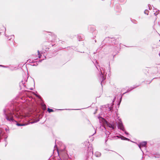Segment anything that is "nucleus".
<instances>
[{
	"label": "nucleus",
	"mask_w": 160,
	"mask_h": 160,
	"mask_svg": "<svg viewBox=\"0 0 160 160\" xmlns=\"http://www.w3.org/2000/svg\"><path fill=\"white\" fill-rule=\"evenodd\" d=\"M3 115L7 121L10 123L12 124L13 122H15L13 116H15L14 111H12L8 113L6 112V110L4 109L3 110Z\"/></svg>",
	"instance_id": "obj_1"
},
{
	"label": "nucleus",
	"mask_w": 160,
	"mask_h": 160,
	"mask_svg": "<svg viewBox=\"0 0 160 160\" xmlns=\"http://www.w3.org/2000/svg\"><path fill=\"white\" fill-rule=\"evenodd\" d=\"M93 155V151L92 148L91 147H89L87 150V154H86L87 160H89L90 159H92Z\"/></svg>",
	"instance_id": "obj_2"
},
{
	"label": "nucleus",
	"mask_w": 160,
	"mask_h": 160,
	"mask_svg": "<svg viewBox=\"0 0 160 160\" xmlns=\"http://www.w3.org/2000/svg\"><path fill=\"white\" fill-rule=\"evenodd\" d=\"M105 123L107 126L112 129H114L116 127L115 123L113 122H110L107 121H105Z\"/></svg>",
	"instance_id": "obj_3"
},
{
	"label": "nucleus",
	"mask_w": 160,
	"mask_h": 160,
	"mask_svg": "<svg viewBox=\"0 0 160 160\" xmlns=\"http://www.w3.org/2000/svg\"><path fill=\"white\" fill-rule=\"evenodd\" d=\"M118 128L123 131H125L124 126L121 119H119L118 122Z\"/></svg>",
	"instance_id": "obj_4"
},
{
	"label": "nucleus",
	"mask_w": 160,
	"mask_h": 160,
	"mask_svg": "<svg viewBox=\"0 0 160 160\" xmlns=\"http://www.w3.org/2000/svg\"><path fill=\"white\" fill-rule=\"evenodd\" d=\"M61 156L60 157L61 159L63 160H67L68 158V155L64 151L62 152L61 154Z\"/></svg>",
	"instance_id": "obj_5"
},
{
	"label": "nucleus",
	"mask_w": 160,
	"mask_h": 160,
	"mask_svg": "<svg viewBox=\"0 0 160 160\" xmlns=\"http://www.w3.org/2000/svg\"><path fill=\"white\" fill-rule=\"evenodd\" d=\"M100 69L101 72L100 76L102 78V81L101 82V84H102V81L105 79L103 76V74H105V69L104 68H100Z\"/></svg>",
	"instance_id": "obj_6"
},
{
	"label": "nucleus",
	"mask_w": 160,
	"mask_h": 160,
	"mask_svg": "<svg viewBox=\"0 0 160 160\" xmlns=\"http://www.w3.org/2000/svg\"><path fill=\"white\" fill-rule=\"evenodd\" d=\"M49 33H50V34H49V35L51 37V38L52 39L51 40H50L49 41L54 42V41L56 40V38L57 37L56 36L55 34L51 32H49Z\"/></svg>",
	"instance_id": "obj_7"
},
{
	"label": "nucleus",
	"mask_w": 160,
	"mask_h": 160,
	"mask_svg": "<svg viewBox=\"0 0 160 160\" xmlns=\"http://www.w3.org/2000/svg\"><path fill=\"white\" fill-rule=\"evenodd\" d=\"M147 143V142L144 141L140 143L139 144H138V146L139 148L142 151L141 147H144L146 146V144Z\"/></svg>",
	"instance_id": "obj_8"
},
{
	"label": "nucleus",
	"mask_w": 160,
	"mask_h": 160,
	"mask_svg": "<svg viewBox=\"0 0 160 160\" xmlns=\"http://www.w3.org/2000/svg\"><path fill=\"white\" fill-rule=\"evenodd\" d=\"M116 137H118V138H120L122 140H128V141H129L130 140V139L128 138H125L124 137V136L120 135L119 136H116L114 137V138H116Z\"/></svg>",
	"instance_id": "obj_9"
},
{
	"label": "nucleus",
	"mask_w": 160,
	"mask_h": 160,
	"mask_svg": "<svg viewBox=\"0 0 160 160\" xmlns=\"http://www.w3.org/2000/svg\"><path fill=\"white\" fill-rule=\"evenodd\" d=\"M12 124H15L18 126H25L26 124H24L19 123H18L17 121L15 120V122H13Z\"/></svg>",
	"instance_id": "obj_10"
},
{
	"label": "nucleus",
	"mask_w": 160,
	"mask_h": 160,
	"mask_svg": "<svg viewBox=\"0 0 160 160\" xmlns=\"http://www.w3.org/2000/svg\"><path fill=\"white\" fill-rule=\"evenodd\" d=\"M104 129H102L103 131L105 132V134L106 135V137H108V135L110 134V132L106 130V128L104 127Z\"/></svg>",
	"instance_id": "obj_11"
},
{
	"label": "nucleus",
	"mask_w": 160,
	"mask_h": 160,
	"mask_svg": "<svg viewBox=\"0 0 160 160\" xmlns=\"http://www.w3.org/2000/svg\"><path fill=\"white\" fill-rule=\"evenodd\" d=\"M138 86H139V85H138V86H134L133 87H131V89H130V88L128 89L127 90V91L126 92L124 93L123 94H125V93H127L128 92H130L132 90V89H133L136 88V87H138Z\"/></svg>",
	"instance_id": "obj_12"
},
{
	"label": "nucleus",
	"mask_w": 160,
	"mask_h": 160,
	"mask_svg": "<svg viewBox=\"0 0 160 160\" xmlns=\"http://www.w3.org/2000/svg\"><path fill=\"white\" fill-rule=\"evenodd\" d=\"M101 155V153L99 152H96L95 153V155L97 157H100Z\"/></svg>",
	"instance_id": "obj_13"
},
{
	"label": "nucleus",
	"mask_w": 160,
	"mask_h": 160,
	"mask_svg": "<svg viewBox=\"0 0 160 160\" xmlns=\"http://www.w3.org/2000/svg\"><path fill=\"white\" fill-rule=\"evenodd\" d=\"M14 39V35H10L9 36H8V39L9 40H11L12 39Z\"/></svg>",
	"instance_id": "obj_14"
},
{
	"label": "nucleus",
	"mask_w": 160,
	"mask_h": 160,
	"mask_svg": "<svg viewBox=\"0 0 160 160\" xmlns=\"http://www.w3.org/2000/svg\"><path fill=\"white\" fill-rule=\"evenodd\" d=\"M94 61L95 62H94V61H93V62L94 63V64L96 66V68H97V69H98V67L97 66V65L96 64H98L97 61L96 60H94Z\"/></svg>",
	"instance_id": "obj_15"
},
{
	"label": "nucleus",
	"mask_w": 160,
	"mask_h": 160,
	"mask_svg": "<svg viewBox=\"0 0 160 160\" xmlns=\"http://www.w3.org/2000/svg\"><path fill=\"white\" fill-rule=\"evenodd\" d=\"M97 32L96 30H94L93 32H92L93 35L95 37L96 34L97 33Z\"/></svg>",
	"instance_id": "obj_16"
},
{
	"label": "nucleus",
	"mask_w": 160,
	"mask_h": 160,
	"mask_svg": "<svg viewBox=\"0 0 160 160\" xmlns=\"http://www.w3.org/2000/svg\"><path fill=\"white\" fill-rule=\"evenodd\" d=\"M48 111L49 112H53V110L52 109H50L49 108H48Z\"/></svg>",
	"instance_id": "obj_17"
},
{
	"label": "nucleus",
	"mask_w": 160,
	"mask_h": 160,
	"mask_svg": "<svg viewBox=\"0 0 160 160\" xmlns=\"http://www.w3.org/2000/svg\"><path fill=\"white\" fill-rule=\"evenodd\" d=\"M148 12H149V11L148 10L146 9L144 11V13L145 14H147V15H148Z\"/></svg>",
	"instance_id": "obj_18"
},
{
	"label": "nucleus",
	"mask_w": 160,
	"mask_h": 160,
	"mask_svg": "<svg viewBox=\"0 0 160 160\" xmlns=\"http://www.w3.org/2000/svg\"><path fill=\"white\" fill-rule=\"evenodd\" d=\"M38 57L39 58H41V55L40 53L39 50H38Z\"/></svg>",
	"instance_id": "obj_19"
},
{
	"label": "nucleus",
	"mask_w": 160,
	"mask_h": 160,
	"mask_svg": "<svg viewBox=\"0 0 160 160\" xmlns=\"http://www.w3.org/2000/svg\"><path fill=\"white\" fill-rule=\"evenodd\" d=\"M0 67H2L4 68H9V67L8 66H4L3 65H0Z\"/></svg>",
	"instance_id": "obj_20"
},
{
	"label": "nucleus",
	"mask_w": 160,
	"mask_h": 160,
	"mask_svg": "<svg viewBox=\"0 0 160 160\" xmlns=\"http://www.w3.org/2000/svg\"><path fill=\"white\" fill-rule=\"evenodd\" d=\"M28 62L29 63H32L33 62V61H31V60L29 59L28 60Z\"/></svg>",
	"instance_id": "obj_21"
},
{
	"label": "nucleus",
	"mask_w": 160,
	"mask_h": 160,
	"mask_svg": "<svg viewBox=\"0 0 160 160\" xmlns=\"http://www.w3.org/2000/svg\"><path fill=\"white\" fill-rule=\"evenodd\" d=\"M5 130H6V131L7 132H9V130L8 128H5Z\"/></svg>",
	"instance_id": "obj_22"
},
{
	"label": "nucleus",
	"mask_w": 160,
	"mask_h": 160,
	"mask_svg": "<svg viewBox=\"0 0 160 160\" xmlns=\"http://www.w3.org/2000/svg\"><path fill=\"white\" fill-rule=\"evenodd\" d=\"M36 96L39 98H41V96H40L39 95H36Z\"/></svg>",
	"instance_id": "obj_23"
},
{
	"label": "nucleus",
	"mask_w": 160,
	"mask_h": 160,
	"mask_svg": "<svg viewBox=\"0 0 160 160\" xmlns=\"http://www.w3.org/2000/svg\"><path fill=\"white\" fill-rule=\"evenodd\" d=\"M125 133L127 134V135H128V133L126 131H125Z\"/></svg>",
	"instance_id": "obj_24"
},
{
	"label": "nucleus",
	"mask_w": 160,
	"mask_h": 160,
	"mask_svg": "<svg viewBox=\"0 0 160 160\" xmlns=\"http://www.w3.org/2000/svg\"><path fill=\"white\" fill-rule=\"evenodd\" d=\"M78 39H79V41H80V39H81V37H80V38H79V36H78Z\"/></svg>",
	"instance_id": "obj_25"
},
{
	"label": "nucleus",
	"mask_w": 160,
	"mask_h": 160,
	"mask_svg": "<svg viewBox=\"0 0 160 160\" xmlns=\"http://www.w3.org/2000/svg\"><path fill=\"white\" fill-rule=\"evenodd\" d=\"M108 109H109V111H111L112 110V108H109Z\"/></svg>",
	"instance_id": "obj_26"
},
{
	"label": "nucleus",
	"mask_w": 160,
	"mask_h": 160,
	"mask_svg": "<svg viewBox=\"0 0 160 160\" xmlns=\"http://www.w3.org/2000/svg\"><path fill=\"white\" fill-rule=\"evenodd\" d=\"M7 142H5V146H6V145H7Z\"/></svg>",
	"instance_id": "obj_27"
},
{
	"label": "nucleus",
	"mask_w": 160,
	"mask_h": 160,
	"mask_svg": "<svg viewBox=\"0 0 160 160\" xmlns=\"http://www.w3.org/2000/svg\"><path fill=\"white\" fill-rule=\"evenodd\" d=\"M43 106L44 107V108H46V105H43Z\"/></svg>",
	"instance_id": "obj_28"
},
{
	"label": "nucleus",
	"mask_w": 160,
	"mask_h": 160,
	"mask_svg": "<svg viewBox=\"0 0 160 160\" xmlns=\"http://www.w3.org/2000/svg\"><path fill=\"white\" fill-rule=\"evenodd\" d=\"M135 22H136V21H134V22L132 21V22L133 23H135Z\"/></svg>",
	"instance_id": "obj_29"
},
{
	"label": "nucleus",
	"mask_w": 160,
	"mask_h": 160,
	"mask_svg": "<svg viewBox=\"0 0 160 160\" xmlns=\"http://www.w3.org/2000/svg\"><path fill=\"white\" fill-rule=\"evenodd\" d=\"M135 22H136V21H134V22L132 21V22L133 23H135Z\"/></svg>",
	"instance_id": "obj_30"
},
{
	"label": "nucleus",
	"mask_w": 160,
	"mask_h": 160,
	"mask_svg": "<svg viewBox=\"0 0 160 160\" xmlns=\"http://www.w3.org/2000/svg\"><path fill=\"white\" fill-rule=\"evenodd\" d=\"M135 22H136V21H134V22L132 21V22L133 23H135Z\"/></svg>",
	"instance_id": "obj_31"
},
{
	"label": "nucleus",
	"mask_w": 160,
	"mask_h": 160,
	"mask_svg": "<svg viewBox=\"0 0 160 160\" xmlns=\"http://www.w3.org/2000/svg\"><path fill=\"white\" fill-rule=\"evenodd\" d=\"M3 28H5V31H6V28L4 27H3Z\"/></svg>",
	"instance_id": "obj_32"
},
{
	"label": "nucleus",
	"mask_w": 160,
	"mask_h": 160,
	"mask_svg": "<svg viewBox=\"0 0 160 160\" xmlns=\"http://www.w3.org/2000/svg\"><path fill=\"white\" fill-rule=\"evenodd\" d=\"M96 132L95 131V132L92 135H93L95 133H96Z\"/></svg>",
	"instance_id": "obj_33"
},
{
	"label": "nucleus",
	"mask_w": 160,
	"mask_h": 160,
	"mask_svg": "<svg viewBox=\"0 0 160 160\" xmlns=\"http://www.w3.org/2000/svg\"><path fill=\"white\" fill-rule=\"evenodd\" d=\"M95 42H96V40H95Z\"/></svg>",
	"instance_id": "obj_34"
},
{
	"label": "nucleus",
	"mask_w": 160,
	"mask_h": 160,
	"mask_svg": "<svg viewBox=\"0 0 160 160\" xmlns=\"http://www.w3.org/2000/svg\"><path fill=\"white\" fill-rule=\"evenodd\" d=\"M115 98H116L115 97V98H114V99H115Z\"/></svg>",
	"instance_id": "obj_35"
},
{
	"label": "nucleus",
	"mask_w": 160,
	"mask_h": 160,
	"mask_svg": "<svg viewBox=\"0 0 160 160\" xmlns=\"http://www.w3.org/2000/svg\"><path fill=\"white\" fill-rule=\"evenodd\" d=\"M76 110H79L78 109H76Z\"/></svg>",
	"instance_id": "obj_36"
}]
</instances>
